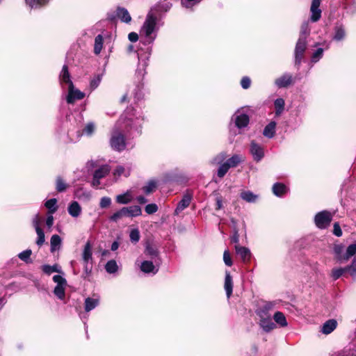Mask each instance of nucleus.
<instances>
[{
	"instance_id": "obj_1",
	"label": "nucleus",
	"mask_w": 356,
	"mask_h": 356,
	"mask_svg": "<svg viewBox=\"0 0 356 356\" xmlns=\"http://www.w3.org/2000/svg\"><path fill=\"white\" fill-rule=\"evenodd\" d=\"M143 121V117L134 108L127 107L116 122L126 134L134 137L141 134Z\"/></svg>"
},
{
	"instance_id": "obj_2",
	"label": "nucleus",
	"mask_w": 356,
	"mask_h": 356,
	"mask_svg": "<svg viewBox=\"0 0 356 356\" xmlns=\"http://www.w3.org/2000/svg\"><path fill=\"white\" fill-rule=\"evenodd\" d=\"M157 17L152 13H149L142 26L140 34L146 38V42L151 43L155 38L153 34L156 31Z\"/></svg>"
},
{
	"instance_id": "obj_3",
	"label": "nucleus",
	"mask_w": 356,
	"mask_h": 356,
	"mask_svg": "<svg viewBox=\"0 0 356 356\" xmlns=\"http://www.w3.org/2000/svg\"><path fill=\"white\" fill-rule=\"evenodd\" d=\"M124 133H126L122 127L116 122L111 131L110 144L111 147L118 152L124 150L126 147V143Z\"/></svg>"
},
{
	"instance_id": "obj_4",
	"label": "nucleus",
	"mask_w": 356,
	"mask_h": 356,
	"mask_svg": "<svg viewBox=\"0 0 356 356\" xmlns=\"http://www.w3.org/2000/svg\"><path fill=\"white\" fill-rule=\"evenodd\" d=\"M141 214L142 210L139 206L124 207L113 213V214L109 217V220L112 222H117L124 217L134 218L139 216Z\"/></svg>"
},
{
	"instance_id": "obj_5",
	"label": "nucleus",
	"mask_w": 356,
	"mask_h": 356,
	"mask_svg": "<svg viewBox=\"0 0 356 356\" xmlns=\"http://www.w3.org/2000/svg\"><path fill=\"white\" fill-rule=\"evenodd\" d=\"M87 168L89 170L97 168L94 172L92 182V186L95 187H97L100 184L99 180L106 177L111 171V167L108 165L106 164L99 165L97 163V161H88L87 163Z\"/></svg>"
},
{
	"instance_id": "obj_6",
	"label": "nucleus",
	"mask_w": 356,
	"mask_h": 356,
	"mask_svg": "<svg viewBox=\"0 0 356 356\" xmlns=\"http://www.w3.org/2000/svg\"><path fill=\"white\" fill-rule=\"evenodd\" d=\"M53 280L57 284L54 288V293L59 299L63 300L65 298V290L67 286L66 280L59 275H56L53 277Z\"/></svg>"
},
{
	"instance_id": "obj_7",
	"label": "nucleus",
	"mask_w": 356,
	"mask_h": 356,
	"mask_svg": "<svg viewBox=\"0 0 356 356\" xmlns=\"http://www.w3.org/2000/svg\"><path fill=\"white\" fill-rule=\"evenodd\" d=\"M332 219V216L330 212L323 211L315 216L314 221L318 228L325 229L330 225Z\"/></svg>"
},
{
	"instance_id": "obj_8",
	"label": "nucleus",
	"mask_w": 356,
	"mask_h": 356,
	"mask_svg": "<svg viewBox=\"0 0 356 356\" xmlns=\"http://www.w3.org/2000/svg\"><path fill=\"white\" fill-rule=\"evenodd\" d=\"M85 94L74 87L73 83H70L68 88V94L66 97L67 102L72 104L76 100L82 99Z\"/></svg>"
},
{
	"instance_id": "obj_9",
	"label": "nucleus",
	"mask_w": 356,
	"mask_h": 356,
	"mask_svg": "<svg viewBox=\"0 0 356 356\" xmlns=\"http://www.w3.org/2000/svg\"><path fill=\"white\" fill-rule=\"evenodd\" d=\"M250 152L252 156L254 161L257 162L260 161L264 156V150L263 147L254 140L250 143Z\"/></svg>"
},
{
	"instance_id": "obj_10",
	"label": "nucleus",
	"mask_w": 356,
	"mask_h": 356,
	"mask_svg": "<svg viewBox=\"0 0 356 356\" xmlns=\"http://www.w3.org/2000/svg\"><path fill=\"white\" fill-rule=\"evenodd\" d=\"M307 41L303 38H299L295 49V62L299 65L301 62L303 54L306 49Z\"/></svg>"
},
{
	"instance_id": "obj_11",
	"label": "nucleus",
	"mask_w": 356,
	"mask_h": 356,
	"mask_svg": "<svg viewBox=\"0 0 356 356\" xmlns=\"http://www.w3.org/2000/svg\"><path fill=\"white\" fill-rule=\"evenodd\" d=\"M346 270H348V272L350 273V274L352 276L356 275V257L354 258V259L350 266L345 268L333 269L332 273V277L334 280H337Z\"/></svg>"
},
{
	"instance_id": "obj_12",
	"label": "nucleus",
	"mask_w": 356,
	"mask_h": 356,
	"mask_svg": "<svg viewBox=\"0 0 356 356\" xmlns=\"http://www.w3.org/2000/svg\"><path fill=\"white\" fill-rule=\"evenodd\" d=\"M232 120L234 121L236 126L239 129L246 127L250 120L248 115L240 111L235 113L232 117Z\"/></svg>"
},
{
	"instance_id": "obj_13",
	"label": "nucleus",
	"mask_w": 356,
	"mask_h": 356,
	"mask_svg": "<svg viewBox=\"0 0 356 356\" xmlns=\"http://www.w3.org/2000/svg\"><path fill=\"white\" fill-rule=\"evenodd\" d=\"M138 57L139 60V64L138 69L136 70V74L138 79V81H140L143 79L145 74V67L147 66V60L148 58V56H144L143 55L138 54Z\"/></svg>"
},
{
	"instance_id": "obj_14",
	"label": "nucleus",
	"mask_w": 356,
	"mask_h": 356,
	"mask_svg": "<svg viewBox=\"0 0 356 356\" xmlns=\"http://www.w3.org/2000/svg\"><path fill=\"white\" fill-rule=\"evenodd\" d=\"M259 325L266 332H270L275 328V325L272 321L271 316H266L264 314H262L261 317H259Z\"/></svg>"
},
{
	"instance_id": "obj_15",
	"label": "nucleus",
	"mask_w": 356,
	"mask_h": 356,
	"mask_svg": "<svg viewBox=\"0 0 356 356\" xmlns=\"http://www.w3.org/2000/svg\"><path fill=\"white\" fill-rule=\"evenodd\" d=\"M192 200V195L190 193H186L184 195L181 201L178 203L177 208L175 211V214H179L186 208H187Z\"/></svg>"
},
{
	"instance_id": "obj_16",
	"label": "nucleus",
	"mask_w": 356,
	"mask_h": 356,
	"mask_svg": "<svg viewBox=\"0 0 356 356\" xmlns=\"http://www.w3.org/2000/svg\"><path fill=\"white\" fill-rule=\"evenodd\" d=\"M337 326V321L335 319H330L325 321L321 327V332L324 334L332 333Z\"/></svg>"
},
{
	"instance_id": "obj_17",
	"label": "nucleus",
	"mask_w": 356,
	"mask_h": 356,
	"mask_svg": "<svg viewBox=\"0 0 356 356\" xmlns=\"http://www.w3.org/2000/svg\"><path fill=\"white\" fill-rule=\"evenodd\" d=\"M33 226L35 229L37 235H38V239L36 241V244L38 246H41L44 244L45 241V237H44V233L43 230L40 227V221L38 218H35L33 220Z\"/></svg>"
},
{
	"instance_id": "obj_18",
	"label": "nucleus",
	"mask_w": 356,
	"mask_h": 356,
	"mask_svg": "<svg viewBox=\"0 0 356 356\" xmlns=\"http://www.w3.org/2000/svg\"><path fill=\"white\" fill-rule=\"evenodd\" d=\"M292 83V76L290 74H284L277 78L275 83L279 88H285Z\"/></svg>"
},
{
	"instance_id": "obj_19",
	"label": "nucleus",
	"mask_w": 356,
	"mask_h": 356,
	"mask_svg": "<svg viewBox=\"0 0 356 356\" xmlns=\"http://www.w3.org/2000/svg\"><path fill=\"white\" fill-rule=\"evenodd\" d=\"M81 207L76 201L72 202L67 207L69 214L73 218L79 217L81 213Z\"/></svg>"
},
{
	"instance_id": "obj_20",
	"label": "nucleus",
	"mask_w": 356,
	"mask_h": 356,
	"mask_svg": "<svg viewBox=\"0 0 356 356\" xmlns=\"http://www.w3.org/2000/svg\"><path fill=\"white\" fill-rule=\"evenodd\" d=\"M235 250L237 254L240 256L241 259L245 262L250 260L251 253L248 248L240 246L238 245H235Z\"/></svg>"
},
{
	"instance_id": "obj_21",
	"label": "nucleus",
	"mask_w": 356,
	"mask_h": 356,
	"mask_svg": "<svg viewBox=\"0 0 356 356\" xmlns=\"http://www.w3.org/2000/svg\"><path fill=\"white\" fill-rule=\"evenodd\" d=\"M356 253V243L350 244L346 249L343 256L339 257V261L343 262L348 261L351 257Z\"/></svg>"
},
{
	"instance_id": "obj_22",
	"label": "nucleus",
	"mask_w": 356,
	"mask_h": 356,
	"mask_svg": "<svg viewBox=\"0 0 356 356\" xmlns=\"http://www.w3.org/2000/svg\"><path fill=\"white\" fill-rule=\"evenodd\" d=\"M224 287H225V290L226 291L227 297V298H229L232 293L233 282H232V277L228 271H226V273H225Z\"/></svg>"
},
{
	"instance_id": "obj_23",
	"label": "nucleus",
	"mask_w": 356,
	"mask_h": 356,
	"mask_svg": "<svg viewBox=\"0 0 356 356\" xmlns=\"http://www.w3.org/2000/svg\"><path fill=\"white\" fill-rule=\"evenodd\" d=\"M140 270L145 273L156 274L158 272V268L149 261H143L140 265Z\"/></svg>"
},
{
	"instance_id": "obj_24",
	"label": "nucleus",
	"mask_w": 356,
	"mask_h": 356,
	"mask_svg": "<svg viewBox=\"0 0 356 356\" xmlns=\"http://www.w3.org/2000/svg\"><path fill=\"white\" fill-rule=\"evenodd\" d=\"M117 16L122 22L129 23L131 20V17L128 10L124 8H118L117 9Z\"/></svg>"
},
{
	"instance_id": "obj_25",
	"label": "nucleus",
	"mask_w": 356,
	"mask_h": 356,
	"mask_svg": "<svg viewBox=\"0 0 356 356\" xmlns=\"http://www.w3.org/2000/svg\"><path fill=\"white\" fill-rule=\"evenodd\" d=\"M273 303L272 302H266L262 306H261L257 310V314L259 317H261L262 314H264L266 316H271L270 314V311H271L273 308Z\"/></svg>"
},
{
	"instance_id": "obj_26",
	"label": "nucleus",
	"mask_w": 356,
	"mask_h": 356,
	"mask_svg": "<svg viewBox=\"0 0 356 356\" xmlns=\"http://www.w3.org/2000/svg\"><path fill=\"white\" fill-rule=\"evenodd\" d=\"M82 258L86 264H87L89 261L92 259V247L90 242H87L85 245L82 254ZM86 269L87 270V265H86Z\"/></svg>"
},
{
	"instance_id": "obj_27",
	"label": "nucleus",
	"mask_w": 356,
	"mask_h": 356,
	"mask_svg": "<svg viewBox=\"0 0 356 356\" xmlns=\"http://www.w3.org/2000/svg\"><path fill=\"white\" fill-rule=\"evenodd\" d=\"M133 197L129 191H127L123 194H120L116 196V202L118 204H127L131 202Z\"/></svg>"
},
{
	"instance_id": "obj_28",
	"label": "nucleus",
	"mask_w": 356,
	"mask_h": 356,
	"mask_svg": "<svg viewBox=\"0 0 356 356\" xmlns=\"http://www.w3.org/2000/svg\"><path fill=\"white\" fill-rule=\"evenodd\" d=\"M276 123L275 122H270L267 124L263 131L264 136L272 138L275 136Z\"/></svg>"
},
{
	"instance_id": "obj_29",
	"label": "nucleus",
	"mask_w": 356,
	"mask_h": 356,
	"mask_svg": "<svg viewBox=\"0 0 356 356\" xmlns=\"http://www.w3.org/2000/svg\"><path fill=\"white\" fill-rule=\"evenodd\" d=\"M61 238L57 234H54L50 240L51 252H54L56 250H59L61 246Z\"/></svg>"
},
{
	"instance_id": "obj_30",
	"label": "nucleus",
	"mask_w": 356,
	"mask_h": 356,
	"mask_svg": "<svg viewBox=\"0 0 356 356\" xmlns=\"http://www.w3.org/2000/svg\"><path fill=\"white\" fill-rule=\"evenodd\" d=\"M287 191L286 186L281 183H276L273 186V192L276 196L281 197Z\"/></svg>"
},
{
	"instance_id": "obj_31",
	"label": "nucleus",
	"mask_w": 356,
	"mask_h": 356,
	"mask_svg": "<svg viewBox=\"0 0 356 356\" xmlns=\"http://www.w3.org/2000/svg\"><path fill=\"white\" fill-rule=\"evenodd\" d=\"M99 304V300L95 298H87L85 300V310L88 312L95 309Z\"/></svg>"
},
{
	"instance_id": "obj_32",
	"label": "nucleus",
	"mask_w": 356,
	"mask_h": 356,
	"mask_svg": "<svg viewBox=\"0 0 356 356\" xmlns=\"http://www.w3.org/2000/svg\"><path fill=\"white\" fill-rule=\"evenodd\" d=\"M242 161V157L240 155L235 154L227 159L225 163L228 165V167L234 168L237 166Z\"/></svg>"
},
{
	"instance_id": "obj_33",
	"label": "nucleus",
	"mask_w": 356,
	"mask_h": 356,
	"mask_svg": "<svg viewBox=\"0 0 356 356\" xmlns=\"http://www.w3.org/2000/svg\"><path fill=\"white\" fill-rule=\"evenodd\" d=\"M241 197L248 202H254L257 199V196L249 191L241 192Z\"/></svg>"
},
{
	"instance_id": "obj_34",
	"label": "nucleus",
	"mask_w": 356,
	"mask_h": 356,
	"mask_svg": "<svg viewBox=\"0 0 356 356\" xmlns=\"http://www.w3.org/2000/svg\"><path fill=\"white\" fill-rule=\"evenodd\" d=\"M273 318L281 327H285L287 325V321L283 313L280 312H275Z\"/></svg>"
},
{
	"instance_id": "obj_35",
	"label": "nucleus",
	"mask_w": 356,
	"mask_h": 356,
	"mask_svg": "<svg viewBox=\"0 0 356 356\" xmlns=\"http://www.w3.org/2000/svg\"><path fill=\"white\" fill-rule=\"evenodd\" d=\"M103 47V37L102 35H98L95 37V46H94V52L95 54L98 55Z\"/></svg>"
},
{
	"instance_id": "obj_36",
	"label": "nucleus",
	"mask_w": 356,
	"mask_h": 356,
	"mask_svg": "<svg viewBox=\"0 0 356 356\" xmlns=\"http://www.w3.org/2000/svg\"><path fill=\"white\" fill-rule=\"evenodd\" d=\"M60 81L62 83H65L70 86V83H72L70 80V76L68 72L67 67L66 65H64L63 67L61 74H60Z\"/></svg>"
},
{
	"instance_id": "obj_37",
	"label": "nucleus",
	"mask_w": 356,
	"mask_h": 356,
	"mask_svg": "<svg viewBox=\"0 0 356 356\" xmlns=\"http://www.w3.org/2000/svg\"><path fill=\"white\" fill-rule=\"evenodd\" d=\"M105 269L110 274L116 273L118 270L117 262L113 259L108 261L105 265Z\"/></svg>"
},
{
	"instance_id": "obj_38",
	"label": "nucleus",
	"mask_w": 356,
	"mask_h": 356,
	"mask_svg": "<svg viewBox=\"0 0 356 356\" xmlns=\"http://www.w3.org/2000/svg\"><path fill=\"white\" fill-rule=\"evenodd\" d=\"M42 271L47 275H50L54 272H56V273L60 272V267L57 264H55L54 266L43 265L42 266Z\"/></svg>"
},
{
	"instance_id": "obj_39",
	"label": "nucleus",
	"mask_w": 356,
	"mask_h": 356,
	"mask_svg": "<svg viewBox=\"0 0 356 356\" xmlns=\"http://www.w3.org/2000/svg\"><path fill=\"white\" fill-rule=\"evenodd\" d=\"M157 187V181L154 179L149 180L143 187V191L146 194H149L155 191Z\"/></svg>"
},
{
	"instance_id": "obj_40",
	"label": "nucleus",
	"mask_w": 356,
	"mask_h": 356,
	"mask_svg": "<svg viewBox=\"0 0 356 356\" xmlns=\"http://www.w3.org/2000/svg\"><path fill=\"white\" fill-rule=\"evenodd\" d=\"M57 200L55 198L50 199L45 202V207L49 209L51 214L55 213L57 210L56 207Z\"/></svg>"
},
{
	"instance_id": "obj_41",
	"label": "nucleus",
	"mask_w": 356,
	"mask_h": 356,
	"mask_svg": "<svg viewBox=\"0 0 356 356\" xmlns=\"http://www.w3.org/2000/svg\"><path fill=\"white\" fill-rule=\"evenodd\" d=\"M346 36V31L342 26H337L335 29V33L334 35V40L337 41L342 40Z\"/></svg>"
},
{
	"instance_id": "obj_42",
	"label": "nucleus",
	"mask_w": 356,
	"mask_h": 356,
	"mask_svg": "<svg viewBox=\"0 0 356 356\" xmlns=\"http://www.w3.org/2000/svg\"><path fill=\"white\" fill-rule=\"evenodd\" d=\"M67 188V185L65 181L60 177H58L56 180V188L57 191L63 192Z\"/></svg>"
},
{
	"instance_id": "obj_43",
	"label": "nucleus",
	"mask_w": 356,
	"mask_h": 356,
	"mask_svg": "<svg viewBox=\"0 0 356 356\" xmlns=\"http://www.w3.org/2000/svg\"><path fill=\"white\" fill-rule=\"evenodd\" d=\"M113 174L115 177H120L121 175L128 177L130 174V170L128 168L126 169L122 165H119L115 168Z\"/></svg>"
},
{
	"instance_id": "obj_44",
	"label": "nucleus",
	"mask_w": 356,
	"mask_h": 356,
	"mask_svg": "<svg viewBox=\"0 0 356 356\" xmlns=\"http://www.w3.org/2000/svg\"><path fill=\"white\" fill-rule=\"evenodd\" d=\"M309 31H310V29H309V23L307 22H304L301 26L299 38H303L306 40L307 35L309 34Z\"/></svg>"
},
{
	"instance_id": "obj_45",
	"label": "nucleus",
	"mask_w": 356,
	"mask_h": 356,
	"mask_svg": "<svg viewBox=\"0 0 356 356\" xmlns=\"http://www.w3.org/2000/svg\"><path fill=\"white\" fill-rule=\"evenodd\" d=\"M32 254L31 250H26L18 254V257L26 263L30 262V257Z\"/></svg>"
},
{
	"instance_id": "obj_46",
	"label": "nucleus",
	"mask_w": 356,
	"mask_h": 356,
	"mask_svg": "<svg viewBox=\"0 0 356 356\" xmlns=\"http://www.w3.org/2000/svg\"><path fill=\"white\" fill-rule=\"evenodd\" d=\"M275 107L276 109V114L280 115L284 110V101L282 98L277 99L275 101Z\"/></svg>"
},
{
	"instance_id": "obj_47",
	"label": "nucleus",
	"mask_w": 356,
	"mask_h": 356,
	"mask_svg": "<svg viewBox=\"0 0 356 356\" xmlns=\"http://www.w3.org/2000/svg\"><path fill=\"white\" fill-rule=\"evenodd\" d=\"M130 240L132 243H138L140 240V236L138 229H133L129 234Z\"/></svg>"
},
{
	"instance_id": "obj_48",
	"label": "nucleus",
	"mask_w": 356,
	"mask_h": 356,
	"mask_svg": "<svg viewBox=\"0 0 356 356\" xmlns=\"http://www.w3.org/2000/svg\"><path fill=\"white\" fill-rule=\"evenodd\" d=\"M95 129V124L93 122H89L86 125L85 128L83 129V134L87 136H91L94 133Z\"/></svg>"
},
{
	"instance_id": "obj_49",
	"label": "nucleus",
	"mask_w": 356,
	"mask_h": 356,
	"mask_svg": "<svg viewBox=\"0 0 356 356\" xmlns=\"http://www.w3.org/2000/svg\"><path fill=\"white\" fill-rule=\"evenodd\" d=\"M111 204V199L109 197H103L100 199L99 207L102 209L108 208Z\"/></svg>"
},
{
	"instance_id": "obj_50",
	"label": "nucleus",
	"mask_w": 356,
	"mask_h": 356,
	"mask_svg": "<svg viewBox=\"0 0 356 356\" xmlns=\"http://www.w3.org/2000/svg\"><path fill=\"white\" fill-rule=\"evenodd\" d=\"M230 168L224 162L220 164L218 170V176L220 178L223 177L225 174L227 172Z\"/></svg>"
},
{
	"instance_id": "obj_51",
	"label": "nucleus",
	"mask_w": 356,
	"mask_h": 356,
	"mask_svg": "<svg viewBox=\"0 0 356 356\" xmlns=\"http://www.w3.org/2000/svg\"><path fill=\"white\" fill-rule=\"evenodd\" d=\"M312 13L311 20L314 22H317L321 16V10L320 8L310 10Z\"/></svg>"
},
{
	"instance_id": "obj_52",
	"label": "nucleus",
	"mask_w": 356,
	"mask_h": 356,
	"mask_svg": "<svg viewBox=\"0 0 356 356\" xmlns=\"http://www.w3.org/2000/svg\"><path fill=\"white\" fill-rule=\"evenodd\" d=\"M26 3L31 8L37 7L43 5L47 2L48 0H25Z\"/></svg>"
},
{
	"instance_id": "obj_53",
	"label": "nucleus",
	"mask_w": 356,
	"mask_h": 356,
	"mask_svg": "<svg viewBox=\"0 0 356 356\" xmlns=\"http://www.w3.org/2000/svg\"><path fill=\"white\" fill-rule=\"evenodd\" d=\"M202 0H182L181 3L183 6L186 8H191L194 5L199 3Z\"/></svg>"
},
{
	"instance_id": "obj_54",
	"label": "nucleus",
	"mask_w": 356,
	"mask_h": 356,
	"mask_svg": "<svg viewBox=\"0 0 356 356\" xmlns=\"http://www.w3.org/2000/svg\"><path fill=\"white\" fill-rule=\"evenodd\" d=\"M323 49L318 48L312 55V61L316 63L323 56Z\"/></svg>"
},
{
	"instance_id": "obj_55",
	"label": "nucleus",
	"mask_w": 356,
	"mask_h": 356,
	"mask_svg": "<svg viewBox=\"0 0 356 356\" xmlns=\"http://www.w3.org/2000/svg\"><path fill=\"white\" fill-rule=\"evenodd\" d=\"M223 261L227 266H231L233 264L230 253L228 250H225L223 253Z\"/></svg>"
},
{
	"instance_id": "obj_56",
	"label": "nucleus",
	"mask_w": 356,
	"mask_h": 356,
	"mask_svg": "<svg viewBox=\"0 0 356 356\" xmlns=\"http://www.w3.org/2000/svg\"><path fill=\"white\" fill-rule=\"evenodd\" d=\"M145 212L148 214H152L158 211V207L156 204H149L145 208Z\"/></svg>"
},
{
	"instance_id": "obj_57",
	"label": "nucleus",
	"mask_w": 356,
	"mask_h": 356,
	"mask_svg": "<svg viewBox=\"0 0 356 356\" xmlns=\"http://www.w3.org/2000/svg\"><path fill=\"white\" fill-rule=\"evenodd\" d=\"M227 158V154L225 152H221L218 154L213 160V163L216 164H220Z\"/></svg>"
},
{
	"instance_id": "obj_58",
	"label": "nucleus",
	"mask_w": 356,
	"mask_h": 356,
	"mask_svg": "<svg viewBox=\"0 0 356 356\" xmlns=\"http://www.w3.org/2000/svg\"><path fill=\"white\" fill-rule=\"evenodd\" d=\"M250 83H251V81H250V78H248L247 76H244L241 81V85L242 88L244 89L249 88L250 86Z\"/></svg>"
},
{
	"instance_id": "obj_59",
	"label": "nucleus",
	"mask_w": 356,
	"mask_h": 356,
	"mask_svg": "<svg viewBox=\"0 0 356 356\" xmlns=\"http://www.w3.org/2000/svg\"><path fill=\"white\" fill-rule=\"evenodd\" d=\"M337 356H356V350H345Z\"/></svg>"
},
{
	"instance_id": "obj_60",
	"label": "nucleus",
	"mask_w": 356,
	"mask_h": 356,
	"mask_svg": "<svg viewBox=\"0 0 356 356\" xmlns=\"http://www.w3.org/2000/svg\"><path fill=\"white\" fill-rule=\"evenodd\" d=\"M333 233L337 236H341L342 235V231L341 229V227L339 225L337 222L334 224Z\"/></svg>"
},
{
	"instance_id": "obj_61",
	"label": "nucleus",
	"mask_w": 356,
	"mask_h": 356,
	"mask_svg": "<svg viewBox=\"0 0 356 356\" xmlns=\"http://www.w3.org/2000/svg\"><path fill=\"white\" fill-rule=\"evenodd\" d=\"M101 79L99 76H97V78L92 79L90 82V86L92 88L95 89L96 88L100 83Z\"/></svg>"
},
{
	"instance_id": "obj_62",
	"label": "nucleus",
	"mask_w": 356,
	"mask_h": 356,
	"mask_svg": "<svg viewBox=\"0 0 356 356\" xmlns=\"http://www.w3.org/2000/svg\"><path fill=\"white\" fill-rule=\"evenodd\" d=\"M238 238H239L238 231L236 228H234V235L231 238V241L232 243H238Z\"/></svg>"
},
{
	"instance_id": "obj_63",
	"label": "nucleus",
	"mask_w": 356,
	"mask_h": 356,
	"mask_svg": "<svg viewBox=\"0 0 356 356\" xmlns=\"http://www.w3.org/2000/svg\"><path fill=\"white\" fill-rule=\"evenodd\" d=\"M128 38L129 40L132 42H136L138 39V35L135 32H131L128 35Z\"/></svg>"
},
{
	"instance_id": "obj_64",
	"label": "nucleus",
	"mask_w": 356,
	"mask_h": 356,
	"mask_svg": "<svg viewBox=\"0 0 356 356\" xmlns=\"http://www.w3.org/2000/svg\"><path fill=\"white\" fill-rule=\"evenodd\" d=\"M216 210H220L222 208V198L221 197H217L216 199Z\"/></svg>"
}]
</instances>
